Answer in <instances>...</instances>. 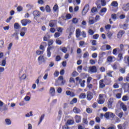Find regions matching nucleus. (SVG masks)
Masks as SVG:
<instances>
[{"mask_svg": "<svg viewBox=\"0 0 129 129\" xmlns=\"http://www.w3.org/2000/svg\"><path fill=\"white\" fill-rule=\"evenodd\" d=\"M88 11H89V5L86 4L83 9L82 16H85V15H86L88 12Z\"/></svg>", "mask_w": 129, "mask_h": 129, "instance_id": "f257e3e1", "label": "nucleus"}, {"mask_svg": "<svg viewBox=\"0 0 129 129\" xmlns=\"http://www.w3.org/2000/svg\"><path fill=\"white\" fill-rule=\"evenodd\" d=\"M95 73L97 72V68H96V66H93L91 67H89V70H88V73Z\"/></svg>", "mask_w": 129, "mask_h": 129, "instance_id": "f03ea898", "label": "nucleus"}, {"mask_svg": "<svg viewBox=\"0 0 129 129\" xmlns=\"http://www.w3.org/2000/svg\"><path fill=\"white\" fill-rule=\"evenodd\" d=\"M31 22L32 21H31L29 19H23L21 20V24L22 26H27L28 24H31Z\"/></svg>", "mask_w": 129, "mask_h": 129, "instance_id": "7ed1b4c3", "label": "nucleus"}, {"mask_svg": "<svg viewBox=\"0 0 129 129\" xmlns=\"http://www.w3.org/2000/svg\"><path fill=\"white\" fill-rule=\"evenodd\" d=\"M92 98H93V94L90 91H88L87 93V100L90 101Z\"/></svg>", "mask_w": 129, "mask_h": 129, "instance_id": "20e7f679", "label": "nucleus"}, {"mask_svg": "<svg viewBox=\"0 0 129 129\" xmlns=\"http://www.w3.org/2000/svg\"><path fill=\"white\" fill-rule=\"evenodd\" d=\"M67 31H69V35L68 36V39H70L71 38V36H72L73 33H74V29L72 27L70 28V29H68Z\"/></svg>", "mask_w": 129, "mask_h": 129, "instance_id": "39448f33", "label": "nucleus"}, {"mask_svg": "<svg viewBox=\"0 0 129 129\" xmlns=\"http://www.w3.org/2000/svg\"><path fill=\"white\" fill-rule=\"evenodd\" d=\"M25 32H27V27H23L21 29V31L20 32V36L21 37H24L25 34H26Z\"/></svg>", "mask_w": 129, "mask_h": 129, "instance_id": "423d86ee", "label": "nucleus"}, {"mask_svg": "<svg viewBox=\"0 0 129 129\" xmlns=\"http://www.w3.org/2000/svg\"><path fill=\"white\" fill-rule=\"evenodd\" d=\"M33 15L34 16V19H36V17H40L41 16V12L38 11H34L33 12Z\"/></svg>", "mask_w": 129, "mask_h": 129, "instance_id": "0eeeda50", "label": "nucleus"}, {"mask_svg": "<svg viewBox=\"0 0 129 129\" xmlns=\"http://www.w3.org/2000/svg\"><path fill=\"white\" fill-rule=\"evenodd\" d=\"M49 26L51 28H53V27H55V26L57 25V20H51V22L49 24Z\"/></svg>", "mask_w": 129, "mask_h": 129, "instance_id": "6e6552de", "label": "nucleus"}, {"mask_svg": "<svg viewBox=\"0 0 129 129\" xmlns=\"http://www.w3.org/2000/svg\"><path fill=\"white\" fill-rule=\"evenodd\" d=\"M124 33H125V32L124 31L120 30L117 34V38L118 39H119V38H121V37H122V36H123V34H124Z\"/></svg>", "mask_w": 129, "mask_h": 129, "instance_id": "1a4fd4ad", "label": "nucleus"}, {"mask_svg": "<svg viewBox=\"0 0 129 129\" xmlns=\"http://www.w3.org/2000/svg\"><path fill=\"white\" fill-rule=\"evenodd\" d=\"M122 9L124 12H127L129 10V3L123 5Z\"/></svg>", "mask_w": 129, "mask_h": 129, "instance_id": "9d476101", "label": "nucleus"}, {"mask_svg": "<svg viewBox=\"0 0 129 129\" xmlns=\"http://www.w3.org/2000/svg\"><path fill=\"white\" fill-rule=\"evenodd\" d=\"M127 26L128 25L126 24H124L123 25L120 24L119 25V28H120V29H123V30H127Z\"/></svg>", "mask_w": 129, "mask_h": 129, "instance_id": "9b49d317", "label": "nucleus"}, {"mask_svg": "<svg viewBox=\"0 0 129 129\" xmlns=\"http://www.w3.org/2000/svg\"><path fill=\"white\" fill-rule=\"evenodd\" d=\"M49 93L51 94V96H55V88L51 87L50 89Z\"/></svg>", "mask_w": 129, "mask_h": 129, "instance_id": "f8f14e48", "label": "nucleus"}, {"mask_svg": "<svg viewBox=\"0 0 129 129\" xmlns=\"http://www.w3.org/2000/svg\"><path fill=\"white\" fill-rule=\"evenodd\" d=\"M103 82H104V80H100V81H99L100 88H103L105 87V84H104L103 83Z\"/></svg>", "mask_w": 129, "mask_h": 129, "instance_id": "ddd939ff", "label": "nucleus"}, {"mask_svg": "<svg viewBox=\"0 0 129 129\" xmlns=\"http://www.w3.org/2000/svg\"><path fill=\"white\" fill-rule=\"evenodd\" d=\"M74 123V121L72 119H68L66 123V125H71Z\"/></svg>", "mask_w": 129, "mask_h": 129, "instance_id": "4468645a", "label": "nucleus"}, {"mask_svg": "<svg viewBox=\"0 0 129 129\" xmlns=\"http://www.w3.org/2000/svg\"><path fill=\"white\" fill-rule=\"evenodd\" d=\"M120 107L123 109V111H126L127 110V108L126 107V106L124 104H123V103H121Z\"/></svg>", "mask_w": 129, "mask_h": 129, "instance_id": "2eb2a0df", "label": "nucleus"}, {"mask_svg": "<svg viewBox=\"0 0 129 129\" xmlns=\"http://www.w3.org/2000/svg\"><path fill=\"white\" fill-rule=\"evenodd\" d=\"M73 111L75 113H80L81 112V110L80 109L76 107H75L73 109Z\"/></svg>", "mask_w": 129, "mask_h": 129, "instance_id": "dca6fc26", "label": "nucleus"}, {"mask_svg": "<svg viewBox=\"0 0 129 129\" xmlns=\"http://www.w3.org/2000/svg\"><path fill=\"white\" fill-rule=\"evenodd\" d=\"M81 121V116L78 115H76V122L77 123H79Z\"/></svg>", "mask_w": 129, "mask_h": 129, "instance_id": "f3484780", "label": "nucleus"}, {"mask_svg": "<svg viewBox=\"0 0 129 129\" xmlns=\"http://www.w3.org/2000/svg\"><path fill=\"white\" fill-rule=\"evenodd\" d=\"M1 111H6L8 110V105H4L2 108H1Z\"/></svg>", "mask_w": 129, "mask_h": 129, "instance_id": "a211bd4d", "label": "nucleus"}, {"mask_svg": "<svg viewBox=\"0 0 129 129\" xmlns=\"http://www.w3.org/2000/svg\"><path fill=\"white\" fill-rule=\"evenodd\" d=\"M81 31L80 29H77L76 31V36L77 38H79L80 37Z\"/></svg>", "mask_w": 129, "mask_h": 129, "instance_id": "6ab92c4d", "label": "nucleus"}, {"mask_svg": "<svg viewBox=\"0 0 129 129\" xmlns=\"http://www.w3.org/2000/svg\"><path fill=\"white\" fill-rule=\"evenodd\" d=\"M61 116H62V110H59L58 111V116L57 117V119L58 120H60Z\"/></svg>", "mask_w": 129, "mask_h": 129, "instance_id": "aec40b11", "label": "nucleus"}, {"mask_svg": "<svg viewBox=\"0 0 129 129\" xmlns=\"http://www.w3.org/2000/svg\"><path fill=\"white\" fill-rule=\"evenodd\" d=\"M14 29L15 30H19V29H21V26L18 23H15L14 24Z\"/></svg>", "mask_w": 129, "mask_h": 129, "instance_id": "412c9836", "label": "nucleus"}, {"mask_svg": "<svg viewBox=\"0 0 129 129\" xmlns=\"http://www.w3.org/2000/svg\"><path fill=\"white\" fill-rule=\"evenodd\" d=\"M86 98V94L85 93H82L79 95V98L81 99H84V98Z\"/></svg>", "mask_w": 129, "mask_h": 129, "instance_id": "4be33fe9", "label": "nucleus"}, {"mask_svg": "<svg viewBox=\"0 0 129 129\" xmlns=\"http://www.w3.org/2000/svg\"><path fill=\"white\" fill-rule=\"evenodd\" d=\"M104 55H106V52H101L99 54V58H104Z\"/></svg>", "mask_w": 129, "mask_h": 129, "instance_id": "5701e85b", "label": "nucleus"}, {"mask_svg": "<svg viewBox=\"0 0 129 129\" xmlns=\"http://www.w3.org/2000/svg\"><path fill=\"white\" fill-rule=\"evenodd\" d=\"M5 122L7 125H10L12 124V121L9 118H7L5 119Z\"/></svg>", "mask_w": 129, "mask_h": 129, "instance_id": "b1692460", "label": "nucleus"}, {"mask_svg": "<svg viewBox=\"0 0 129 129\" xmlns=\"http://www.w3.org/2000/svg\"><path fill=\"white\" fill-rule=\"evenodd\" d=\"M45 11L46 13H51V8H50V6L46 5L45 7Z\"/></svg>", "mask_w": 129, "mask_h": 129, "instance_id": "393cba45", "label": "nucleus"}, {"mask_svg": "<svg viewBox=\"0 0 129 129\" xmlns=\"http://www.w3.org/2000/svg\"><path fill=\"white\" fill-rule=\"evenodd\" d=\"M111 6L112 7H116L117 6H118V3H117V2L116 1H113L111 4Z\"/></svg>", "mask_w": 129, "mask_h": 129, "instance_id": "a878e982", "label": "nucleus"}, {"mask_svg": "<svg viewBox=\"0 0 129 129\" xmlns=\"http://www.w3.org/2000/svg\"><path fill=\"white\" fill-rule=\"evenodd\" d=\"M127 125H128V122L126 121L123 123V124L122 125V126L123 129H125L126 128Z\"/></svg>", "mask_w": 129, "mask_h": 129, "instance_id": "bb28decb", "label": "nucleus"}, {"mask_svg": "<svg viewBox=\"0 0 129 129\" xmlns=\"http://www.w3.org/2000/svg\"><path fill=\"white\" fill-rule=\"evenodd\" d=\"M44 117H45V114H44L41 116V117L40 118V120L38 124V125H39V124H41V122H42V121H43V119H44Z\"/></svg>", "mask_w": 129, "mask_h": 129, "instance_id": "cd10ccee", "label": "nucleus"}, {"mask_svg": "<svg viewBox=\"0 0 129 129\" xmlns=\"http://www.w3.org/2000/svg\"><path fill=\"white\" fill-rule=\"evenodd\" d=\"M104 59V58L99 57V59L98 61V64L100 65V64H101L102 63H103Z\"/></svg>", "mask_w": 129, "mask_h": 129, "instance_id": "c85d7f7f", "label": "nucleus"}, {"mask_svg": "<svg viewBox=\"0 0 129 129\" xmlns=\"http://www.w3.org/2000/svg\"><path fill=\"white\" fill-rule=\"evenodd\" d=\"M74 103H77V98H74L70 102V104H74Z\"/></svg>", "mask_w": 129, "mask_h": 129, "instance_id": "c756f323", "label": "nucleus"}, {"mask_svg": "<svg viewBox=\"0 0 129 129\" xmlns=\"http://www.w3.org/2000/svg\"><path fill=\"white\" fill-rule=\"evenodd\" d=\"M117 50H119V48H116L113 49L112 53L113 55H117Z\"/></svg>", "mask_w": 129, "mask_h": 129, "instance_id": "7c9ffc66", "label": "nucleus"}, {"mask_svg": "<svg viewBox=\"0 0 129 129\" xmlns=\"http://www.w3.org/2000/svg\"><path fill=\"white\" fill-rule=\"evenodd\" d=\"M109 113H110V112H106L104 115V116L105 118H107V119H108V118H109V116H110V114Z\"/></svg>", "mask_w": 129, "mask_h": 129, "instance_id": "2f4dec72", "label": "nucleus"}, {"mask_svg": "<svg viewBox=\"0 0 129 129\" xmlns=\"http://www.w3.org/2000/svg\"><path fill=\"white\" fill-rule=\"evenodd\" d=\"M118 58H119V59H118L117 61H121V60H122V59L123 58V57H122V53H119L118 55Z\"/></svg>", "mask_w": 129, "mask_h": 129, "instance_id": "473e14b6", "label": "nucleus"}, {"mask_svg": "<svg viewBox=\"0 0 129 129\" xmlns=\"http://www.w3.org/2000/svg\"><path fill=\"white\" fill-rule=\"evenodd\" d=\"M59 9V7H58V5L56 4L53 7V10L54 12H57V10Z\"/></svg>", "mask_w": 129, "mask_h": 129, "instance_id": "72a5a7b5", "label": "nucleus"}, {"mask_svg": "<svg viewBox=\"0 0 129 129\" xmlns=\"http://www.w3.org/2000/svg\"><path fill=\"white\" fill-rule=\"evenodd\" d=\"M7 58H5V59H3L2 60V66H3V67H5V66H6V64H7Z\"/></svg>", "mask_w": 129, "mask_h": 129, "instance_id": "f704fd0d", "label": "nucleus"}, {"mask_svg": "<svg viewBox=\"0 0 129 129\" xmlns=\"http://www.w3.org/2000/svg\"><path fill=\"white\" fill-rule=\"evenodd\" d=\"M72 22L73 24H77V23H78V20L76 18H74L72 19Z\"/></svg>", "mask_w": 129, "mask_h": 129, "instance_id": "c9c22d12", "label": "nucleus"}, {"mask_svg": "<svg viewBox=\"0 0 129 129\" xmlns=\"http://www.w3.org/2000/svg\"><path fill=\"white\" fill-rule=\"evenodd\" d=\"M47 57H51V50H50L49 48H47Z\"/></svg>", "mask_w": 129, "mask_h": 129, "instance_id": "e433bc0d", "label": "nucleus"}, {"mask_svg": "<svg viewBox=\"0 0 129 129\" xmlns=\"http://www.w3.org/2000/svg\"><path fill=\"white\" fill-rule=\"evenodd\" d=\"M67 20H70L72 18V16L70 14H67L66 16Z\"/></svg>", "mask_w": 129, "mask_h": 129, "instance_id": "4c0bfd02", "label": "nucleus"}, {"mask_svg": "<svg viewBox=\"0 0 129 129\" xmlns=\"http://www.w3.org/2000/svg\"><path fill=\"white\" fill-rule=\"evenodd\" d=\"M24 100H25V101H30V100H31V97L26 96L24 98Z\"/></svg>", "mask_w": 129, "mask_h": 129, "instance_id": "58836bf2", "label": "nucleus"}, {"mask_svg": "<svg viewBox=\"0 0 129 129\" xmlns=\"http://www.w3.org/2000/svg\"><path fill=\"white\" fill-rule=\"evenodd\" d=\"M83 122L84 123V124H88V121L87 120V118H83Z\"/></svg>", "mask_w": 129, "mask_h": 129, "instance_id": "ea45409f", "label": "nucleus"}, {"mask_svg": "<svg viewBox=\"0 0 129 129\" xmlns=\"http://www.w3.org/2000/svg\"><path fill=\"white\" fill-rule=\"evenodd\" d=\"M112 102H113L112 100H111V98H110L108 102V106H111L112 105Z\"/></svg>", "mask_w": 129, "mask_h": 129, "instance_id": "a19ab883", "label": "nucleus"}, {"mask_svg": "<svg viewBox=\"0 0 129 129\" xmlns=\"http://www.w3.org/2000/svg\"><path fill=\"white\" fill-rule=\"evenodd\" d=\"M122 100L123 101H127V100H128V99L127 98V96H123L122 98Z\"/></svg>", "mask_w": 129, "mask_h": 129, "instance_id": "79ce46f5", "label": "nucleus"}, {"mask_svg": "<svg viewBox=\"0 0 129 129\" xmlns=\"http://www.w3.org/2000/svg\"><path fill=\"white\" fill-rule=\"evenodd\" d=\"M91 12L93 14H94V13H96V12H97V8H96L95 7L92 8L91 10Z\"/></svg>", "mask_w": 129, "mask_h": 129, "instance_id": "37998d69", "label": "nucleus"}, {"mask_svg": "<svg viewBox=\"0 0 129 129\" xmlns=\"http://www.w3.org/2000/svg\"><path fill=\"white\" fill-rule=\"evenodd\" d=\"M99 37V35L97 34H94L93 36V39H94V40H97Z\"/></svg>", "mask_w": 129, "mask_h": 129, "instance_id": "c03bdc74", "label": "nucleus"}, {"mask_svg": "<svg viewBox=\"0 0 129 129\" xmlns=\"http://www.w3.org/2000/svg\"><path fill=\"white\" fill-rule=\"evenodd\" d=\"M101 3L102 7H105V6H106V2H105V0H101Z\"/></svg>", "mask_w": 129, "mask_h": 129, "instance_id": "a18cd8bd", "label": "nucleus"}, {"mask_svg": "<svg viewBox=\"0 0 129 129\" xmlns=\"http://www.w3.org/2000/svg\"><path fill=\"white\" fill-rule=\"evenodd\" d=\"M60 60H61V56H60L59 55H57L55 57V61H56V62H59Z\"/></svg>", "mask_w": 129, "mask_h": 129, "instance_id": "49530a36", "label": "nucleus"}, {"mask_svg": "<svg viewBox=\"0 0 129 129\" xmlns=\"http://www.w3.org/2000/svg\"><path fill=\"white\" fill-rule=\"evenodd\" d=\"M72 75L73 77H76V76H78L79 74L77 72L75 71L73 72Z\"/></svg>", "mask_w": 129, "mask_h": 129, "instance_id": "de8ad7c7", "label": "nucleus"}, {"mask_svg": "<svg viewBox=\"0 0 129 129\" xmlns=\"http://www.w3.org/2000/svg\"><path fill=\"white\" fill-rule=\"evenodd\" d=\"M61 51L63 52V53H66L67 52V48L66 47H62L61 49H60Z\"/></svg>", "mask_w": 129, "mask_h": 129, "instance_id": "09e8293b", "label": "nucleus"}, {"mask_svg": "<svg viewBox=\"0 0 129 129\" xmlns=\"http://www.w3.org/2000/svg\"><path fill=\"white\" fill-rule=\"evenodd\" d=\"M86 112L89 114L92 113V109H91L90 108H88L86 109Z\"/></svg>", "mask_w": 129, "mask_h": 129, "instance_id": "8fccbe9b", "label": "nucleus"}, {"mask_svg": "<svg viewBox=\"0 0 129 129\" xmlns=\"http://www.w3.org/2000/svg\"><path fill=\"white\" fill-rule=\"evenodd\" d=\"M43 60H44V56L40 55L38 57V61H42Z\"/></svg>", "mask_w": 129, "mask_h": 129, "instance_id": "3c124183", "label": "nucleus"}, {"mask_svg": "<svg viewBox=\"0 0 129 129\" xmlns=\"http://www.w3.org/2000/svg\"><path fill=\"white\" fill-rule=\"evenodd\" d=\"M106 11H107V9H106V8H103L101 9L100 12L101 13H106Z\"/></svg>", "mask_w": 129, "mask_h": 129, "instance_id": "603ef678", "label": "nucleus"}, {"mask_svg": "<svg viewBox=\"0 0 129 129\" xmlns=\"http://www.w3.org/2000/svg\"><path fill=\"white\" fill-rule=\"evenodd\" d=\"M55 43L57 44V45H61V44H62V41L59 40V39H56Z\"/></svg>", "mask_w": 129, "mask_h": 129, "instance_id": "864d4df0", "label": "nucleus"}, {"mask_svg": "<svg viewBox=\"0 0 129 129\" xmlns=\"http://www.w3.org/2000/svg\"><path fill=\"white\" fill-rule=\"evenodd\" d=\"M54 77H58L59 76V72L58 71H55L54 73Z\"/></svg>", "mask_w": 129, "mask_h": 129, "instance_id": "5fc2aeb1", "label": "nucleus"}, {"mask_svg": "<svg viewBox=\"0 0 129 129\" xmlns=\"http://www.w3.org/2000/svg\"><path fill=\"white\" fill-rule=\"evenodd\" d=\"M88 33H89V35H91V36H92V35H93V34H94V31L93 30H92V29H89L88 31Z\"/></svg>", "mask_w": 129, "mask_h": 129, "instance_id": "6e6d98bb", "label": "nucleus"}, {"mask_svg": "<svg viewBox=\"0 0 129 129\" xmlns=\"http://www.w3.org/2000/svg\"><path fill=\"white\" fill-rule=\"evenodd\" d=\"M107 60L108 62H112V56H108L107 58Z\"/></svg>", "mask_w": 129, "mask_h": 129, "instance_id": "4d7b16f0", "label": "nucleus"}, {"mask_svg": "<svg viewBox=\"0 0 129 129\" xmlns=\"http://www.w3.org/2000/svg\"><path fill=\"white\" fill-rule=\"evenodd\" d=\"M116 98H118V99L121 98V93H117L116 94Z\"/></svg>", "mask_w": 129, "mask_h": 129, "instance_id": "13d9d810", "label": "nucleus"}, {"mask_svg": "<svg viewBox=\"0 0 129 129\" xmlns=\"http://www.w3.org/2000/svg\"><path fill=\"white\" fill-rule=\"evenodd\" d=\"M92 80V78H91V77L88 78L87 79V84H89V83H90V81H91Z\"/></svg>", "mask_w": 129, "mask_h": 129, "instance_id": "bf43d9fd", "label": "nucleus"}, {"mask_svg": "<svg viewBox=\"0 0 129 129\" xmlns=\"http://www.w3.org/2000/svg\"><path fill=\"white\" fill-rule=\"evenodd\" d=\"M60 33L58 32H55L54 34V37L55 38H59L60 37Z\"/></svg>", "mask_w": 129, "mask_h": 129, "instance_id": "052dcab7", "label": "nucleus"}, {"mask_svg": "<svg viewBox=\"0 0 129 129\" xmlns=\"http://www.w3.org/2000/svg\"><path fill=\"white\" fill-rule=\"evenodd\" d=\"M119 47L120 48V51H124V49H123V48H124V46L123 45V44H120Z\"/></svg>", "mask_w": 129, "mask_h": 129, "instance_id": "680f3d73", "label": "nucleus"}, {"mask_svg": "<svg viewBox=\"0 0 129 129\" xmlns=\"http://www.w3.org/2000/svg\"><path fill=\"white\" fill-rule=\"evenodd\" d=\"M18 12H22L23 11V7L22 6H18L17 7Z\"/></svg>", "mask_w": 129, "mask_h": 129, "instance_id": "e2e57ef3", "label": "nucleus"}, {"mask_svg": "<svg viewBox=\"0 0 129 129\" xmlns=\"http://www.w3.org/2000/svg\"><path fill=\"white\" fill-rule=\"evenodd\" d=\"M89 56V54H88V52H86L85 53H84L83 55V58H87Z\"/></svg>", "mask_w": 129, "mask_h": 129, "instance_id": "0e129e2a", "label": "nucleus"}, {"mask_svg": "<svg viewBox=\"0 0 129 129\" xmlns=\"http://www.w3.org/2000/svg\"><path fill=\"white\" fill-rule=\"evenodd\" d=\"M37 3L38 5H44V1L43 0H38Z\"/></svg>", "mask_w": 129, "mask_h": 129, "instance_id": "69168bd1", "label": "nucleus"}, {"mask_svg": "<svg viewBox=\"0 0 129 129\" xmlns=\"http://www.w3.org/2000/svg\"><path fill=\"white\" fill-rule=\"evenodd\" d=\"M111 18L113 20H116V14H113L111 15Z\"/></svg>", "mask_w": 129, "mask_h": 129, "instance_id": "338daca9", "label": "nucleus"}, {"mask_svg": "<svg viewBox=\"0 0 129 129\" xmlns=\"http://www.w3.org/2000/svg\"><path fill=\"white\" fill-rule=\"evenodd\" d=\"M95 120H96V122L99 123V122H100V118L99 117H98V116L96 117L95 118Z\"/></svg>", "mask_w": 129, "mask_h": 129, "instance_id": "774afa93", "label": "nucleus"}]
</instances>
